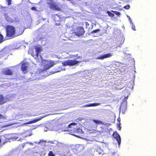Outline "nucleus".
<instances>
[{
    "label": "nucleus",
    "mask_w": 156,
    "mask_h": 156,
    "mask_svg": "<svg viewBox=\"0 0 156 156\" xmlns=\"http://www.w3.org/2000/svg\"><path fill=\"white\" fill-rule=\"evenodd\" d=\"M80 62L75 60H68L63 62H62V64L64 66H73L79 63Z\"/></svg>",
    "instance_id": "4"
},
{
    "label": "nucleus",
    "mask_w": 156,
    "mask_h": 156,
    "mask_svg": "<svg viewBox=\"0 0 156 156\" xmlns=\"http://www.w3.org/2000/svg\"><path fill=\"white\" fill-rule=\"evenodd\" d=\"M40 58H41V56H40Z\"/></svg>",
    "instance_id": "38"
},
{
    "label": "nucleus",
    "mask_w": 156,
    "mask_h": 156,
    "mask_svg": "<svg viewBox=\"0 0 156 156\" xmlns=\"http://www.w3.org/2000/svg\"><path fill=\"white\" fill-rule=\"evenodd\" d=\"M112 11L116 15L118 16H119L121 14L119 12L116 11Z\"/></svg>",
    "instance_id": "23"
},
{
    "label": "nucleus",
    "mask_w": 156,
    "mask_h": 156,
    "mask_svg": "<svg viewBox=\"0 0 156 156\" xmlns=\"http://www.w3.org/2000/svg\"><path fill=\"white\" fill-rule=\"evenodd\" d=\"M31 9L33 10L34 11H35L36 10V8L35 7H32V8H31Z\"/></svg>",
    "instance_id": "30"
},
{
    "label": "nucleus",
    "mask_w": 156,
    "mask_h": 156,
    "mask_svg": "<svg viewBox=\"0 0 156 156\" xmlns=\"http://www.w3.org/2000/svg\"><path fill=\"white\" fill-rule=\"evenodd\" d=\"M6 34L9 37H15L18 35H16L15 28L11 26H8L6 27Z\"/></svg>",
    "instance_id": "2"
},
{
    "label": "nucleus",
    "mask_w": 156,
    "mask_h": 156,
    "mask_svg": "<svg viewBox=\"0 0 156 156\" xmlns=\"http://www.w3.org/2000/svg\"><path fill=\"white\" fill-rule=\"evenodd\" d=\"M127 17H129V20L130 23H131L132 24H133V22H132V21L130 19V18L128 15H127Z\"/></svg>",
    "instance_id": "29"
},
{
    "label": "nucleus",
    "mask_w": 156,
    "mask_h": 156,
    "mask_svg": "<svg viewBox=\"0 0 156 156\" xmlns=\"http://www.w3.org/2000/svg\"><path fill=\"white\" fill-rule=\"evenodd\" d=\"M118 121L119 122V124L120 125H121V123H120V118H119L118 119Z\"/></svg>",
    "instance_id": "32"
},
{
    "label": "nucleus",
    "mask_w": 156,
    "mask_h": 156,
    "mask_svg": "<svg viewBox=\"0 0 156 156\" xmlns=\"http://www.w3.org/2000/svg\"><path fill=\"white\" fill-rule=\"evenodd\" d=\"M45 116H40L37 118L36 119H34L33 120L28 122L25 123H24V125H27L29 124H30L36 122L40 120L42 118H44Z\"/></svg>",
    "instance_id": "13"
},
{
    "label": "nucleus",
    "mask_w": 156,
    "mask_h": 156,
    "mask_svg": "<svg viewBox=\"0 0 156 156\" xmlns=\"http://www.w3.org/2000/svg\"><path fill=\"white\" fill-rule=\"evenodd\" d=\"M5 18H6V20H7L8 21H11V20H9V18H8L7 17V16L6 15L5 16Z\"/></svg>",
    "instance_id": "31"
},
{
    "label": "nucleus",
    "mask_w": 156,
    "mask_h": 156,
    "mask_svg": "<svg viewBox=\"0 0 156 156\" xmlns=\"http://www.w3.org/2000/svg\"><path fill=\"white\" fill-rule=\"evenodd\" d=\"M3 73L6 75H11L12 74V71L9 69L4 70L3 71Z\"/></svg>",
    "instance_id": "15"
},
{
    "label": "nucleus",
    "mask_w": 156,
    "mask_h": 156,
    "mask_svg": "<svg viewBox=\"0 0 156 156\" xmlns=\"http://www.w3.org/2000/svg\"><path fill=\"white\" fill-rule=\"evenodd\" d=\"M119 130H120L121 129V127L120 126V125L119 124Z\"/></svg>",
    "instance_id": "34"
},
{
    "label": "nucleus",
    "mask_w": 156,
    "mask_h": 156,
    "mask_svg": "<svg viewBox=\"0 0 156 156\" xmlns=\"http://www.w3.org/2000/svg\"><path fill=\"white\" fill-rule=\"evenodd\" d=\"M62 69L60 67H58L57 69L55 71L54 73H57L58 72H60L62 70Z\"/></svg>",
    "instance_id": "22"
},
{
    "label": "nucleus",
    "mask_w": 156,
    "mask_h": 156,
    "mask_svg": "<svg viewBox=\"0 0 156 156\" xmlns=\"http://www.w3.org/2000/svg\"><path fill=\"white\" fill-rule=\"evenodd\" d=\"M48 3L49 5V6L51 9L58 11L60 10L61 9L58 5L52 0L49 1L48 2Z\"/></svg>",
    "instance_id": "6"
},
{
    "label": "nucleus",
    "mask_w": 156,
    "mask_h": 156,
    "mask_svg": "<svg viewBox=\"0 0 156 156\" xmlns=\"http://www.w3.org/2000/svg\"><path fill=\"white\" fill-rule=\"evenodd\" d=\"M107 13L110 16L113 17L114 16V14L110 12L109 11H107Z\"/></svg>",
    "instance_id": "20"
},
{
    "label": "nucleus",
    "mask_w": 156,
    "mask_h": 156,
    "mask_svg": "<svg viewBox=\"0 0 156 156\" xmlns=\"http://www.w3.org/2000/svg\"><path fill=\"white\" fill-rule=\"evenodd\" d=\"M77 124L75 122H73L69 124L68 126L69 128H72L70 129V133L72 135H74V133H82L83 132L82 131V129L80 128V127L76 126V127H74V126H76Z\"/></svg>",
    "instance_id": "1"
},
{
    "label": "nucleus",
    "mask_w": 156,
    "mask_h": 156,
    "mask_svg": "<svg viewBox=\"0 0 156 156\" xmlns=\"http://www.w3.org/2000/svg\"><path fill=\"white\" fill-rule=\"evenodd\" d=\"M8 4L10 5L11 3V0H8Z\"/></svg>",
    "instance_id": "33"
},
{
    "label": "nucleus",
    "mask_w": 156,
    "mask_h": 156,
    "mask_svg": "<svg viewBox=\"0 0 156 156\" xmlns=\"http://www.w3.org/2000/svg\"><path fill=\"white\" fill-rule=\"evenodd\" d=\"M84 33V29L82 27H80L77 29L75 33L77 36H80L83 34Z\"/></svg>",
    "instance_id": "10"
},
{
    "label": "nucleus",
    "mask_w": 156,
    "mask_h": 156,
    "mask_svg": "<svg viewBox=\"0 0 156 156\" xmlns=\"http://www.w3.org/2000/svg\"><path fill=\"white\" fill-rule=\"evenodd\" d=\"M28 64L27 63H24L22 64L21 69L23 71H25L27 69Z\"/></svg>",
    "instance_id": "14"
},
{
    "label": "nucleus",
    "mask_w": 156,
    "mask_h": 156,
    "mask_svg": "<svg viewBox=\"0 0 156 156\" xmlns=\"http://www.w3.org/2000/svg\"><path fill=\"white\" fill-rule=\"evenodd\" d=\"M113 136L117 141L119 146L121 143V139L120 136L117 133H115L113 134Z\"/></svg>",
    "instance_id": "11"
},
{
    "label": "nucleus",
    "mask_w": 156,
    "mask_h": 156,
    "mask_svg": "<svg viewBox=\"0 0 156 156\" xmlns=\"http://www.w3.org/2000/svg\"><path fill=\"white\" fill-rule=\"evenodd\" d=\"M6 101V99L2 95H0V104H2Z\"/></svg>",
    "instance_id": "17"
},
{
    "label": "nucleus",
    "mask_w": 156,
    "mask_h": 156,
    "mask_svg": "<svg viewBox=\"0 0 156 156\" xmlns=\"http://www.w3.org/2000/svg\"><path fill=\"white\" fill-rule=\"evenodd\" d=\"M58 62L56 61H51L45 60L43 61V65H44V70H47L53 66L54 65L56 64Z\"/></svg>",
    "instance_id": "3"
},
{
    "label": "nucleus",
    "mask_w": 156,
    "mask_h": 156,
    "mask_svg": "<svg viewBox=\"0 0 156 156\" xmlns=\"http://www.w3.org/2000/svg\"><path fill=\"white\" fill-rule=\"evenodd\" d=\"M1 142V139H0V143Z\"/></svg>",
    "instance_id": "36"
},
{
    "label": "nucleus",
    "mask_w": 156,
    "mask_h": 156,
    "mask_svg": "<svg viewBox=\"0 0 156 156\" xmlns=\"http://www.w3.org/2000/svg\"><path fill=\"white\" fill-rule=\"evenodd\" d=\"M99 30H99V29H98V30H94L92 31L91 32V33H97V32H98V31H99Z\"/></svg>",
    "instance_id": "27"
},
{
    "label": "nucleus",
    "mask_w": 156,
    "mask_h": 156,
    "mask_svg": "<svg viewBox=\"0 0 156 156\" xmlns=\"http://www.w3.org/2000/svg\"><path fill=\"white\" fill-rule=\"evenodd\" d=\"M35 49L36 53L35 55H32L35 59H37L38 58L39 56V54L40 53V52L41 51L42 49L41 47L40 46H35Z\"/></svg>",
    "instance_id": "9"
},
{
    "label": "nucleus",
    "mask_w": 156,
    "mask_h": 156,
    "mask_svg": "<svg viewBox=\"0 0 156 156\" xmlns=\"http://www.w3.org/2000/svg\"><path fill=\"white\" fill-rule=\"evenodd\" d=\"M130 8V5H126V6H125L124 7V8L128 9H129Z\"/></svg>",
    "instance_id": "26"
},
{
    "label": "nucleus",
    "mask_w": 156,
    "mask_h": 156,
    "mask_svg": "<svg viewBox=\"0 0 156 156\" xmlns=\"http://www.w3.org/2000/svg\"><path fill=\"white\" fill-rule=\"evenodd\" d=\"M78 147V151H82L83 149V147L82 145H78L77 147Z\"/></svg>",
    "instance_id": "18"
},
{
    "label": "nucleus",
    "mask_w": 156,
    "mask_h": 156,
    "mask_svg": "<svg viewBox=\"0 0 156 156\" xmlns=\"http://www.w3.org/2000/svg\"><path fill=\"white\" fill-rule=\"evenodd\" d=\"M132 29L134 30H136L135 29V27L134 25H133V24H132Z\"/></svg>",
    "instance_id": "28"
},
{
    "label": "nucleus",
    "mask_w": 156,
    "mask_h": 156,
    "mask_svg": "<svg viewBox=\"0 0 156 156\" xmlns=\"http://www.w3.org/2000/svg\"><path fill=\"white\" fill-rule=\"evenodd\" d=\"M48 155L49 156H55V154L52 151H50L48 153Z\"/></svg>",
    "instance_id": "21"
},
{
    "label": "nucleus",
    "mask_w": 156,
    "mask_h": 156,
    "mask_svg": "<svg viewBox=\"0 0 156 156\" xmlns=\"http://www.w3.org/2000/svg\"><path fill=\"white\" fill-rule=\"evenodd\" d=\"M95 152L97 154H101L102 153L101 151H98L97 149H96Z\"/></svg>",
    "instance_id": "24"
},
{
    "label": "nucleus",
    "mask_w": 156,
    "mask_h": 156,
    "mask_svg": "<svg viewBox=\"0 0 156 156\" xmlns=\"http://www.w3.org/2000/svg\"><path fill=\"white\" fill-rule=\"evenodd\" d=\"M58 127L56 125H54L52 124L49 123L47 124V126H45V129H44V131L47 132L48 130L51 131H56L60 132V131L58 130L57 128Z\"/></svg>",
    "instance_id": "5"
},
{
    "label": "nucleus",
    "mask_w": 156,
    "mask_h": 156,
    "mask_svg": "<svg viewBox=\"0 0 156 156\" xmlns=\"http://www.w3.org/2000/svg\"><path fill=\"white\" fill-rule=\"evenodd\" d=\"M100 103H89L84 106V107H92L100 105Z\"/></svg>",
    "instance_id": "16"
},
{
    "label": "nucleus",
    "mask_w": 156,
    "mask_h": 156,
    "mask_svg": "<svg viewBox=\"0 0 156 156\" xmlns=\"http://www.w3.org/2000/svg\"><path fill=\"white\" fill-rule=\"evenodd\" d=\"M56 16H57V17H58L57 15H56Z\"/></svg>",
    "instance_id": "39"
},
{
    "label": "nucleus",
    "mask_w": 156,
    "mask_h": 156,
    "mask_svg": "<svg viewBox=\"0 0 156 156\" xmlns=\"http://www.w3.org/2000/svg\"><path fill=\"white\" fill-rule=\"evenodd\" d=\"M2 117H3V116H2V115H1V114H0V118H2Z\"/></svg>",
    "instance_id": "35"
},
{
    "label": "nucleus",
    "mask_w": 156,
    "mask_h": 156,
    "mask_svg": "<svg viewBox=\"0 0 156 156\" xmlns=\"http://www.w3.org/2000/svg\"><path fill=\"white\" fill-rule=\"evenodd\" d=\"M18 136L16 134H9V135H5L4 136L5 138H7L8 139H12L14 140L18 139L19 138Z\"/></svg>",
    "instance_id": "8"
},
{
    "label": "nucleus",
    "mask_w": 156,
    "mask_h": 156,
    "mask_svg": "<svg viewBox=\"0 0 156 156\" xmlns=\"http://www.w3.org/2000/svg\"><path fill=\"white\" fill-rule=\"evenodd\" d=\"M112 55L111 53H109L106 54L102 55L97 57L96 58L97 59H100L103 60L105 58L110 57Z\"/></svg>",
    "instance_id": "12"
},
{
    "label": "nucleus",
    "mask_w": 156,
    "mask_h": 156,
    "mask_svg": "<svg viewBox=\"0 0 156 156\" xmlns=\"http://www.w3.org/2000/svg\"><path fill=\"white\" fill-rule=\"evenodd\" d=\"M3 37L2 35L0 34V43L3 41Z\"/></svg>",
    "instance_id": "25"
},
{
    "label": "nucleus",
    "mask_w": 156,
    "mask_h": 156,
    "mask_svg": "<svg viewBox=\"0 0 156 156\" xmlns=\"http://www.w3.org/2000/svg\"><path fill=\"white\" fill-rule=\"evenodd\" d=\"M128 96L126 97H125L124 101L122 103V104L120 106V109H122V112L123 113V112L122 110L124 112L125 111L126 109L127 106V101L126 100L128 99Z\"/></svg>",
    "instance_id": "7"
},
{
    "label": "nucleus",
    "mask_w": 156,
    "mask_h": 156,
    "mask_svg": "<svg viewBox=\"0 0 156 156\" xmlns=\"http://www.w3.org/2000/svg\"><path fill=\"white\" fill-rule=\"evenodd\" d=\"M30 144H32V143H30Z\"/></svg>",
    "instance_id": "37"
},
{
    "label": "nucleus",
    "mask_w": 156,
    "mask_h": 156,
    "mask_svg": "<svg viewBox=\"0 0 156 156\" xmlns=\"http://www.w3.org/2000/svg\"><path fill=\"white\" fill-rule=\"evenodd\" d=\"M93 121L94 122L98 124H100L102 122L100 120H96L95 119H94Z\"/></svg>",
    "instance_id": "19"
}]
</instances>
